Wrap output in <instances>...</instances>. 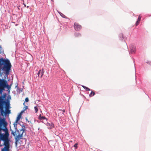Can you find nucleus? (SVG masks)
<instances>
[{
    "mask_svg": "<svg viewBox=\"0 0 151 151\" xmlns=\"http://www.w3.org/2000/svg\"><path fill=\"white\" fill-rule=\"evenodd\" d=\"M4 90H3L2 89H1L0 88V93H1ZM6 97V95H4L3 96H0V104H2V105L4 104L5 105V103H4L3 102H6V101H5L4 100V99H5V98Z\"/></svg>",
    "mask_w": 151,
    "mask_h": 151,
    "instance_id": "obj_5",
    "label": "nucleus"
},
{
    "mask_svg": "<svg viewBox=\"0 0 151 151\" xmlns=\"http://www.w3.org/2000/svg\"><path fill=\"white\" fill-rule=\"evenodd\" d=\"M0 48H1V47L0 46Z\"/></svg>",
    "mask_w": 151,
    "mask_h": 151,
    "instance_id": "obj_27",
    "label": "nucleus"
},
{
    "mask_svg": "<svg viewBox=\"0 0 151 151\" xmlns=\"http://www.w3.org/2000/svg\"><path fill=\"white\" fill-rule=\"evenodd\" d=\"M21 117V114H19V115H18V116L17 117L16 120L15 121L16 122H18V121L20 119Z\"/></svg>",
    "mask_w": 151,
    "mask_h": 151,
    "instance_id": "obj_9",
    "label": "nucleus"
},
{
    "mask_svg": "<svg viewBox=\"0 0 151 151\" xmlns=\"http://www.w3.org/2000/svg\"><path fill=\"white\" fill-rule=\"evenodd\" d=\"M6 87L7 88L9 89L10 88V87L8 85L7 82H6Z\"/></svg>",
    "mask_w": 151,
    "mask_h": 151,
    "instance_id": "obj_18",
    "label": "nucleus"
},
{
    "mask_svg": "<svg viewBox=\"0 0 151 151\" xmlns=\"http://www.w3.org/2000/svg\"><path fill=\"white\" fill-rule=\"evenodd\" d=\"M130 53L132 54L134 53L136 51L135 47L133 45H131L130 47Z\"/></svg>",
    "mask_w": 151,
    "mask_h": 151,
    "instance_id": "obj_7",
    "label": "nucleus"
},
{
    "mask_svg": "<svg viewBox=\"0 0 151 151\" xmlns=\"http://www.w3.org/2000/svg\"><path fill=\"white\" fill-rule=\"evenodd\" d=\"M95 93L94 92L92 91L91 93L89 94L90 97H91L95 95Z\"/></svg>",
    "mask_w": 151,
    "mask_h": 151,
    "instance_id": "obj_13",
    "label": "nucleus"
},
{
    "mask_svg": "<svg viewBox=\"0 0 151 151\" xmlns=\"http://www.w3.org/2000/svg\"><path fill=\"white\" fill-rule=\"evenodd\" d=\"M47 125L49 126V128L51 129L54 127V124L52 122L50 123H47Z\"/></svg>",
    "mask_w": 151,
    "mask_h": 151,
    "instance_id": "obj_8",
    "label": "nucleus"
},
{
    "mask_svg": "<svg viewBox=\"0 0 151 151\" xmlns=\"http://www.w3.org/2000/svg\"><path fill=\"white\" fill-rule=\"evenodd\" d=\"M29 101V99H28V98L27 97V98H26L25 99V101L26 102H28Z\"/></svg>",
    "mask_w": 151,
    "mask_h": 151,
    "instance_id": "obj_21",
    "label": "nucleus"
},
{
    "mask_svg": "<svg viewBox=\"0 0 151 151\" xmlns=\"http://www.w3.org/2000/svg\"><path fill=\"white\" fill-rule=\"evenodd\" d=\"M34 109H35V113H37L38 111V108L37 107V106H35L34 107Z\"/></svg>",
    "mask_w": 151,
    "mask_h": 151,
    "instance_id": "obj_14",
    "label": "nucleus"
},
{
    "mask_svg": "<svg viewBox=\"0 0 151 151\" xmlns=\"http://www.w3.org/2000/svg\"><path fill=\"white\" fill-rule=\"evenodd\" d=\"M141 17L140 16V15H139L138 17V19H137V20L138 21H140V20H141Z\"/></svg>",
    "mask_w": 151,
    "mask_h": 151,
    "instance_id": "obj_19",
    "label": "nucleus"
},
{
    "mask_svg": "<svg viewBox=\"0 0 151 151\" xmlns=\"http://www.w3.org/2000/svg\"><path fill=\"white\" fill-rule=\"evenodd\" d=\"M9 133L0 134V139L4 141V147L2 149L1 151H9L10 144L8 137Z\"/></svg>",
    "mask_w": 151,
    "mask_h": 151,
    "instance_id": "obj_3",
    "label": "nucleus"
},
{
    "mask_svg": "<svg viewBox=\"0 0 151 151\" xmlns=\"http://www.w3.org/2000/svg\"><path fill=\"white\" fill-rule=\"evenodd\" d=\"M24 111V110L23 111H22L21 112V113L20 114H21Z\"/></svg>",
    "mask_w": 151,
    "mask_h": 151,
    "instance_id": "obj_23",
    "label": "nucleus"
},
{
    "mask_svg": "<svg viewBox=\"0 0 151 151\" xmlns=\"http://www.w3.org/2000/svg\"><path fill=\"white\" fill-rule=\"evenodd\" d=\"M23 4H24V7H26V4H24V3H23Z\"/></svg>",
    "mask_w": 151,
    "mask_h": 151,
    "instance_id": "obj_25",
    "label": "nucleus"
},
{
    "mask_svg": "<svg viewBox=\"0 0 151 151\" xmlns=\"http://www.w3.org/2000/svg\"><path fill=\"white\" fill-rule=\"evenodd\" d=\"M63 112H64H64H65V110H63Z\"/></svg>",
    "mask_w": 151,
    "mask_h": 151,
    "instance_id": "obj_24",
    "label": "nucleus"
},
{
    "mask_svg": "<svg viewBox=\"0 0 151 151\" xmlns=\"http://www.w3.org/2000/svg\"><path fill=\"white\" fill-rule=\"evenodd\" d=\"M41 71H40V70H39V71H38V73H37V75L39 76V75L40 74V73H41Z\"/></svg>",
    "mask_w": 151,
    "mask_h": 151,
    "instance_id": "obj_22",
    "label": "nucleus"
},
{
    "mask_svg": "<svg viewBox=\"0 0 151 151\" xmlns=\"http://www.w3.org/2000/svg\"><path fill=\"white\" fill-rule=\"evenodd\" d=\"M7 82L6 80L4 79H2V80H0V88L4 90V88L6 86Z\"/></svg>",
    "mask_w": 151,
    "mask_h": 151,
    "instance_id": "obj_4",
    "label": "nucleus"
},
{
    "mask_svg": "<svg viewBox=\"0 0 151 151\" xmlns=\"http://www.w3.org/2000/svg\"><path fill=\"white\" fill-rule=\"evenodd\" d=\"M82 86L84 88L85 90H86L87 91H90V89L84 86L83 85H82Z\"/></svg>",
    "mask_w": 151,
    "mask_h": 151,
    "instance_id": "obj_12",
    "label": "nucleus"
},
{
    "mask_svg": "<svg viewBox=\"0 0 151 151\" xmlns=\"http://www.w3.org/2000/svg\"><path fill=\"white\" fill-rule=\"evenodd\" d=\"M27 8H28L29 7V6H27Z\"/></svg>",
    "mask_w": 151,
    "mask_h": 151,
    "instance_id": "obj_26",
    "label": "nucleus"
},
{
    "mask_svg": "<svg viewBox=\"0 0 151 151\" xmlns=\"http://www.w3.org/2000/svg\"><path fill=\"white\" fill-rule=\"evenodd\" d=\"M78 145V143H76L74 145V147H75V148L76 149L77 147H77V145Z\"/></svg>",
    "mask_w": 151,
    "mask_h": 151,
    "instance_id": "obj_16",
    "label": "nucleus"
},
{
    "mask_svg": "<svg viewBox=\"0 0 151 151\" xmlns=\"http://www.w3.org/2000/svg\"><path fill=\"white\" fill-rule=\"evenodd\" d=\"M139 22H140V21H138L137 20V21L136 22V26H137L139 24Z\"/></svg>",
    "mask_w": 151,
    "mask_h": 151,
    "instance_id": "obj_20",
    "label": "nucleus"
},
{
    "mask_svg": "<svg viewBox=\"0 0 151 151\" xmlns=\"http://www.w3.org/2000/svg\"><path fill=\"white\" fill-rule=\"evenodd\" d=\"M76 36H81V34L78 33L76 34Z\"/></svg>",
    "mask_w": 151,
    "mask_h": 151,
    "instance_id": "obj_17",
    "label": "nucleus"
},
{
    "mask_svg": "<svg viewBox=\"0 0 151 151\" xmlns=\"http://www.w3.org/2000/svg\"><path fill=\"white\" fill-rule=\"evenodd\" d=\"M39 118L40 120L45 119H46V117L45 116H41V114L39 116Z\"/></svg>",
    "mask_w": 151,
    "mask_h": 151,
    "instance_id": "obj_11",
    "label": "nucleus"
},
{
    "mask_svg": "<svg viewBox=\"0 0 151 151\" xmlns=\"http://www.w3.org/2000/svg\"><path fill=\"white\" fill-rule=\"evenodd\" d=\"M17 123L15 122L14 123L13 125L15 129V131L14 132L13 131L12 132V134L14 136H16L15 137L16 143L17 144V142L20 139H22L23 135L25 136L26 133L25 131L26 130L25 127L23 125L22 126V128L19 131L17 129Z\"/></svg>",
    "mask_w": 151,
    "mask_h": 151,
    "instance_id": "obj_1",
    "label": "nucleus"
},
{
    "mask_svg": "<svg viewBox=\"0 0 151 151\" xmlns=\"http://www.w3.org/2000/svg\"><path fill=\"white\" fill-rule=\"evenodd\" d=\"M23 105H25V102H24V103H23ZM25 106V107H24V108H23V109H24V111H25L26 109H27V107H27V106Z\"/></svg>",
    "mask_w": 151,
    "mask_h": 151,
    "instance_id": "obj_15",
    "label": "nucleus"
},
{
    "mask_svg": "<svg viewBox=\"0 0 151 151\" xmlns=\"http://www.w3.org/2000/svg\"><path fill=\"white\" fill-rule=\"evenodd\" d=\"M40 71H41L40 73V75H41L40 77L42 78L44 74V70L43 69H42L40 70Z\"/></svg>",
    "mask_w": 151,
    "mask_h": 151,
    "instance_id": "obj_10",
    "label": "nucleus"
},
{
    "mask_svg": "<svg viewBox=\"0 0 151 151\" xmlns=\"http://www.w3.org/2000/svg\"><path fill=\"white\" fill-rule=\"evenodd\" d=\"M12 65L10 61L7 59L0 58V76L2 74L1 72V69L4 71L6 75H8L11 70ZM2 80L0 79V80Z\"/></svg>",
    "mask_w": 151,
    "mask_h": 151,
    "instance_id": "obj_2",
    "label": "nucleus"
},
{
    "mask_svg": "<svg viewBox=\"0 0 151 151\" xmlns=\"http://www.w3.org/2000/svg\"><path fill=\"white\" fill-rule=\"evenodd\" d=\"M73 27L74 29L76 31H79L82 28L81 26L77 22L74 23Z\"/></svg>",
    "mask_w": 151,
    "mask_h": 151,
    "instance_id": "obj_6",
    "label": "nucleus"
}]
</instances>
